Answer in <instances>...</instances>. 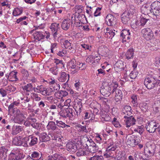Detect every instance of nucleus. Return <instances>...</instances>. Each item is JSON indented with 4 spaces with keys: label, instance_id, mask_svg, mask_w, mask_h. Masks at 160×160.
<instances>
[{
    "label": "nucleus",
    "instance_id": "nucleus-7",
    "mask_svg": "<svg viewBox=\"0 0 160 160\" xmlns=\"http://www.w3.org/2000/svg\"><path fill=\"white\" fill-rule=\"evenodd\" d=\"M156 146L154 144H151L148 146L144 148V153L145 155H148L149 156H153L155 152Z\"/></svg>",
    "mask_w": 160,
    "mask_h": 160
},
{
    "label": "nucleus",
    "instance_id": "nucleus-52",
    "mask_svg": "<svg viewBox=\"0 0 160 160\" xmlns=\"http://www.w3.org/2000/svg\"><path fill=\"white\" fill-rule=\"evenodd\" d=\"M91 56V59H94V62L96 61V62H98V61L101 59V57L98 54L96 55H92Z\"/></svg>",
    "mask_w": 160,
    "mask_h": 160
},
{
    "label": "nucleus",
    "instance_id": "nucleus-35",
    "mask_svg": "<svg viewBox=\"0 0 160 160\" xmlns=\"http://www.w3.org/2000/svg\"><path fill=\"white\" fill-rule=\"evenodd\" d=\"M115 66L117 68H118V71H121L123 69V64L122 61H118L116 63Z\"/></svg>",
    "mask_w": 160,
    "mask_h": 160
},
{
    "label": "nucleus",
    "instance_id": "nucleus-43",
    "mask_svg": "<svg viewBox=\"0 0 160 160\" xmlns=\"http://www.w3.org/2000/svg\"><path fill=\"white\" fill-rule=\"evenodd\" d=\"M8 151V149L4 148L0 151V157L5 158L7 156V153Z\"/></svg>",
    "mask_w": 160,
    "mask_h": 160
},
{
    "label": "nucleus",
    "instance_id": "nucleus-53",
    "mask_svg": "<svg viewBox=\"0 0 160 160\" xmlns=\"http://www.w3.org/2000/svg\"><path fill=\"white\" fill-rule=\"evenodd\" d=\"M77 69H79L82 68L81 69L82 70L85 69L86 68V66L85 63H80L78 62V63H77Z\"/></svg>",
    "mask_w": 160,
    "mask_h": 160
},
{
    "label": "nucleus",
    "instance_id": "nucleus-4",
    "mask_svg": "<svg viewBox=\"0 0 160 160\" xmlns=\"http://www.w3.org/2000/svg\"><path fill=\"white\" fill-rule=\"evenodd\" d=\"M152 7V11L153 16L155 17V19H157L159 17L160 14V2L156 1L152 2L151 4Z\"/></svg>",
    "mask_w": 160,
    "mask_h": 160
},
{
    "label": "nucleus",
    "instance_id": "nucleus-1",
    "mask_svg": "<svg viewBox=\"0 0 160 160\" xmlns=\"http://www.w3.org/2000/svg\"><path fill=\"white\" fill-rule=\"evenodd\" d=\"M118 87V85L116 82H113L110 84H108L107 86H102L100 88V92L103 96L108 97L111 93H113Z\"/></svg>",
    "mask_w": 160,
    "mask_h": 160
},
{
    "label": "nucleus",
    "instance_id": "nucleus-58",
    "mask_svg": "<svg viewBox=\"0 0 160 160\" xmlns=\"http://www.w3.org/2000/svg\"><path fill=\"white\" fill-rule=\"evenodd\" d=\"M56 53L59 56L63 57L66 54V52L65 50L63 49L58 52L56 51Z\"/></svg>",
    "mask_w": 160,
    "mask_h": 160
},
{
    "label": "nucleus",
    "instance_id": "nucleus-2",
    "mask_svg": "<svg viewBox=\"0 0 160 160\" xmlns=\"http://www.w3.org/2000/svg\"><path fill=\"white\" fill-rule=\"evenodd\" d=\"M144 83L148 89L157 88L160 86V80L153 77L146 78Z\"/></svg>",
    "mask_w": 160,
    "mask_h": 160
},
{
    "label": "nucleus",
    "instance_id": "nucleus-10",
    "mask_svg": "<svg viewBox=\"0 0 160 160\" xmlns=\"http://www.w3.org/2000/svg\"><path fill=\"white\" fill-rule=\"evenodd\" d=\"M125 5L126 8L124 12L133 17V14L135 12V7L129 2L128 3L126 2Z\"/></svg>",
    "mask_w": 160,
    "mask_h": 160
},
{
    "label": "nucleus",
    "instance_id": "nucleus-9",
    "mask_svg": "<svg viewBox=\"0 0 160 160\" xmlns=\"http://www.w3.org/2000/svg\"><path fill=\"white\" fill-rule=\"evenodd\" d=\"M124 118L127 127L129 128L131 126L135 124L136 120L132 115L129 116H124Z\"/></svg>",
    "mask_w": 160,
    "mask_h": 160
},
{
    "label": "nucleus",
    "instance_id": "nucleus-34",
    "mask_svg": "<svg viewBox=\"0 0 160 160\" xmlns=\"http://www.w3.org/2000/svg\"><path fill=\"white\" fill-rule=\"evenodd\" d=\"M74 109L75 111H78L81 112L82 111V103L80 101L78 102L76 104H75Z\"/></svg>",
    "mask_w": 160,
    "mask_h": 160
},
{
    "label": "nucleus",
    "instance_id": "nucleus-55",
    "mask_svg": "<svg viewBox=\"0 0 160 160\" xmlns=\"http://www.w3.org/2000/svg\"><path fill=\"white\" fill-rule=\"evenodd\" d=\"M119 1H122L125 3V5L126 4V2L128 3L129 2L127 0H111L110 1V4L111 5H112L113 4L116 3Z\"/></svg>",
    "mask_w": 160,
    "mask_h": 160
},
{
    "label": "nucleus",
    "instance_id": "nucleus-38",
    "mask_svg": "<svg viewBox=\"0 0 160 160\" xmlns=\"http://www.w3.org/2000/svg\"><path fill=\"white\" fill-rule=\"evenodd\" d=\"M148 107L147 104L145 102H142L140 104V108L143 112H146L148 109Z\"/></svg>",
    "mask_w": 160,
    "mask_h": 160
},
{
    "label": "nucleus",
    "instance_id": "nucleus-18",
    "mask_svg": "<svg viewBox=\"0 0 160 160\" xmlns=\"http://www.w3.org/2000/svg\"><path fill=\"white\" fill-rule=\"evenodd\" d=\"M134 50L132 48L128 49L125 54L126 59L128 60L131 59L133 58L134 54Z\"/></svg>",
    "mask_w": 160,
    "mask_h": 160
},
{
    "label": "nucleus",
    "instance_id": "nucleus-61",
    "mask_svg": "<svg viewBox=\"0 0 160 160\" xmlns=\"http://www.w3.org/2000/svg\"><path fill=\"white\" fill-rule=\"evenodd\" d=\"M35 28L33 29L31 31V33H32L33 32L34 30H38V29H42L44 28V25L43 24H41V25L37 26H34Z\"/></svg>",
    "mask_w": 160,
    "mask_h": 160
},
{
    "label": "nucleus",
    "instance_id": "nucleus-14",
    "mask_svg": "<svg viewBox=\"0 0 160 160\" xmlns=\"http://www.w3.org/2000/svg\"><path fill=\"white\" fill-rule=\"evenodd\" d=\"M130 35V31L128 29H123L121 31L120 37L122 38V43L126 42V37L127 36V39L128 40L130 39V37L129 36Z\"/></svg>",
    "mask_w": 160,
    "mask_h": 160
},
{
    "label": "nucleus",
    "instance_id": "nucleus-8",
    "mask_svg": "<svg viewBox=\"0 0 160 160\" xmlns=\"http://www.w3.org/2000/svg\"><path fill=\"white\" fill-rule=\"evenodd\" d=\"M105 20L106 23L108 26H113L116 23V17L112 14H108L106 16Z\"/></svg>",
    "mask_w": 160,
    "mask_h": 160
},
{
    "label": "nucleus",
    "instance_id": "nucleus-29",
    "mask_svg": "<svg viewBox=\"0 0 160 160\" xmlns=\"http://www.w3.org/2000/svg\"><path fill=\"white\" fill-rule=\"evenodd\" d=\"M136 136L132 135L129 137L127 141V142L128 145L134 147L135 146V138H136Z\"/></svg>",
    "mask_w": 160,
    "mask_h": 160
},
{
    "label": "nucleus",
    "instance_id": "nucleus-3",
    "mask_svg": "<svg viewBox=\"0 0 160 160\" xmlns=\"http://www.w3.org/2000/svg\"><path fill=\"white\" fill-rule=\"evenodd\" d=\"M25 156L22 152L19 150H17L10 153L8 156V160H21L24 158Z\"/></svg>",
    "mask_w": 160,
    "mask_h": 160
},
{
    "label": "nucleus",
    "instance_id": "nucleus-25",
    "mask_svg": "<svg viewBox=\"0 0 160 160\" xmlns=\"http://www.w3.org/2000/svg\"><path fill=\"white\" fill-rule=\"evenodd\" d=\"M40 140L42 142H46L49 141L50 138L46 133H42L40 135Z\"/></svg>",
    "mask_w": 160,
    "mask_h": 160
},
{
    "label": "nucleus",
    "instance_id": "nucleus-20",
    "mask_svg": "<svg viewBox=\"0 0 160 160\" xmlns=\"http://www.w3.org/2000/svg\"><path fill=\"white\" fill-rule=\"evenodd\" d=\"M70 25V19H65L62 22L61 27L63 30L65 31L68 30Z\"/></svg>",
    "mask_w": 160,
    "mask_h": 160
},
{
    "label": "nucleus",
    "instance_id": "nucleus-31",
    "mask_svg": "<svg viewBox=\"0 0 160 160\" xmlns=\"http://www.w3.org/2000/svg\"><path fill=\"white\" fill-rule=\"evenodd\" d=\"M23 10L22 8H17L13 10L12 15L13 16H17L21 14Z\"/></svg>",
    "mask_w": 160,
    "mask_h": 160
},
{
    "label": "nucleus",
    "instance_id": "nucleus-12",
    "mask_svg": "<svg viewBox=\"0 0 160 160\" xmlns=\"http://www.w3.org/2000/svg\"><path fill=\"white\" fill-rule=\"evenodd\" d=\"M28 158L33 160H43V158L40 152L34 151L32 152L31 156L29 155Z\"/></svg>",
    "mask_w": 160,
    "mask_h": 160
},
{
    "label": "nucleus",
    "instance_id": "nucleus-37",
    "mask_svg": "<svg viewBox=\"0 0 160 160\" xmlns=\"http://www.w3.org/2000/svg\"><path fill=\"white\" fill-rule=\"evenodd\" d=\"M140 23L139 21L136 20L135 22L132 23L131 25V27L135 30L137 31L139 29V27L140 26Z\"/></svg>",
    "mask_w": 160,
    "mask_h": 160
},
{
    "label": "nucleus",
    "instance_id": "nucleus-6",
    "mask_svg": "<svg viewBox=\"0 0 160 160\" xmlns=\"http://www.w3.org/2000/svg\"><path fill=\"white\" fill-rule=\"evenodd\" d=\"M141 33L144 38L147 41L151 39L154 36L152 31L149 28H144L142 29Z\"/></svg>",
    "mask_w": 160,
    "mask_h": 160
},
{
    "label": "nucleus",
    "instance_id": "nucleus-16",
    "mask_svg": "<svg viewBox=\"0 0 160 160\" xmlns=\"http://www.w3.org/2000/svg\"><path fill=\"white\" fill-rule=\"evenodd\" d=\"M67 150L71 152H75L77 149L78 147L76 144L72 142H69L66 144Z\"/></svg>",
    "mask_w": 160,
    "mask_h": 160
},
{
    "label": "nucleus",
    "instance_id": "nucleus-64",
    "mask_svg": "<svg viewBox=\"0 0 160 160\" xmlns=\"http://www.w3.org/2000/svg\"><path fill=\"white\" fill-rule=\"evenodd\" d=\"M143 156V155L142 154L137 155L135 157V159L136 160H142L144 159Z\"/></svg>",
    "mask_w": 160,
    "mask_h": 160
},
{
    "label": "nucleus",
    "instance_id": "nucleus-15",
    "mask_svg": "<svg viewBox=\"0 0 160 160\" xmlns=\"http://www.w3.org/2000/svg\"><path fill=\"white\" fill-rule=\"evenodd\" d=\"M132 18V16L124 12L121 16L122 22L124 24H128V22Z\"/></svg>",
    "mask_w": 160,
    "mask_h": 160
},
{
    "label": "nucleus",
    "instance_id": "nucleus-59",
    "mask_svg": "<svg viewBox=\"0 0 160 160\" xmlns=\"http://www.w3.org/2000/svg\"><path fill=\"white\" fill-rule=\"evenodd\" d=\"M52 87L53 89V92H54L55 91H58L60 88V85L57 83H55L54 85H53Z\"/></svg>",
    "mask_w": 160,
    "mask_h": 160
},
{
    "label": "nucleus",
    "instance_id": "nucleus-32",
    "mask_svg": "<svg viewBox=\"0 0 160 160\" xmlns=\"http://www.w3.org/2000/svg\"><path fill=\"white\" fill-rule=\"evenodd\" d=\"M150 22L149 19H147L143 17L140 18V25L141 27H144L146 24H147V23Z\"/></svg>",
    "mask_w": 160,
    "mask_h": 160
},
{
    "label": "nucleus",
    "instance_id": "nucleus-42",
    "mask_svg": "<svg viewBox=\"0 0 160 160\" xmlns=\"http://www.w3.org/2000/svg\"><path fill=\"white\" fill-rule=\"evenodd\" d=\"M59 24H57L56 23H52L50 27V28L51 30L52 33H53L55 31L58 30V27Z\"/></svg>",
    "mask_w": 160,
    "mask_h": 160
},
{
    "label": "nucleus",
    "instance_id": "nucleus-54",
    "mask_svg": "<svg viewBox=\"0 0 160 160\" xmlns=\"http://www.w3.org/2000/svg\"><path fill=\"white\" fill-rule=\"evenodd\" d=\"M64 90H60L58 92L60 97H66L68 94V92L65 90V88H64Z\"/></svg>",
    "mask_w": 160,
    "mask_h": 160
},
{
    "label": "nucleus",
    "instance_id": "nucleus-23",
    "mask_svg": "<svg viewBox=\"0 0 160 160\" xmlns=\"http://www.w3.org/2000/svg\"><path fill=\"white\" fill-rule=\"evenodd\" d=\"M34 38L40 41L41 39L44 38L45 36L43 35L42 32L40 31H35L34 33Z\"/></svg>",
    "mask_w": 160,
    "mask_h": 160
},
{
    "label": "nucleus",
    "instance_id": "nucleus-5",
    "mask_svg": "<svg viewBox=\"0 0 160 160\" xmlns=\"http://www.w3.org/2000/svg\"><path fill=\"white\" fill-rule=\"evenodd\" d=\"M158 125V123H156L155 121L151 120L146 124L145 128L147 131L149 133H153L156 131Z\"/></svg>",
    "mask_w": 160,
    "mask_h": 160
},
{
    "label": "nucleus",
    "instance_id": "nucleus-63",
    "mask_svg": "<svg viewBox=\"0 0 160 160\" xmlns=\"http://www.w3.org/2000/svg\"><path fill=\"white\" fill-rule=\"evenodd\" d=\"M63 45L65 48H68L71 46V43L68 40H65L63 42Z\"/></svg>",
    "mask_w": 160,
    "mask_h": 160
},
{
    "label": "nucleus",
    "instance_id": "nucleus-57",
    "mask_svg": "<svg viewBox=\"0 0 160 160\" xmlns=\"http://www.w3.org/2000/svg\"><path fill=\"white\" fill-rule=\"evenodd\" d=\"M101 8H98L96 9H95V11L94 13V16L97 17L100 16L101 14Z\"/></svg>",
    "mask_w": 160,
    "mask_h": 160
},
{
    "label": "nucleus",
    "instance_id": "nucleus-13",
    "mask_svg": "<svg viewBox=\"0 0 160 160\" xmlns=\"http://www.w3.org/2000/svg\"><path fill=\"white\" fill-rule=\"evenodd\" d=\"M69 76L68 74H67L65 72H62L60 76L58 78V80L59 81L61 82H65L66 81V82L64 83V85L65 87L64 88H66L67 87H68V84H67V82L68 81L69 78Z\"/></svg>",
    "mask_w": 160,
    "mask_h": 160
},
{
    "label": "nucleus",
    "instance_id": "nucleus-48",
    "mask_svg": "<svg viewBox=\"0 0 160 160\" xmlns=\"http://www.w3.org/2000/svg\"><path fill=\"white\" fill-rule=\"evenodd\" d=\"M69 106H68V107ZM65 112H67V114H68V118H70L72 117L73 116L72 114V108H67L65 110Z\"/></svg>",
    "mask_w": 160,
    "mask_h": 160
},
{
    "label": "nucleus",
    "instance_id": "nucleus-11",
    "mask_svg": "<svg viewBox=\"0 0 160 160\" xmlns=\"http://www.w3.org/2000/svg\"><path fill=\"white\" fill-rule=\"evenodd\" d=\"M152 7L151 5H149L148 4L145 6H143L141 8L142 12L144 14H147L148 16H153L152 11Z\"/></svg>",
    "mask_w": 160,
    "mask_h": 160
},
{
    "label": "nucleus",
    "instance_id": "nucleus-45",
    "mask_svg": "<svg viewBox=\"0 0 160 160\" xmlns=\"http://www.w3.org/2000/svg\"><path fill=\"white\" fill-rule=\"evenodd\" d=\"M101 119L102 121H108L110 120V117L108 115L103 114L101 115Z\"/></svg>",
    "mask_w": 160,
    "mask_h": 160
},
{
    "label": "nucleus",
    "instance_id": "nucleus-28",
    "mask_svg": "<svg viewBox=\"0 0 160 160\" xmlns=\"http://www.w3.org/2000/svg\"><path fill=\"white\" fill-rule=\"evenodd\" d=\"M25 118V117L23 114L16 116L14 118V120L16 122L21 124L22 123Z\"/></svg>",
    "mask_w": 160,
    "mask_h": 160
},
{
    "label": "nucleus",
    "instance_id": "nucleus-62",
    "mask_svg": "<svg viewBox=\"0 0 160 160\" xmlns=\"http://www.w3.org/2000/svg\"><path fill=\"white\" fill-rule=\"evenodd\" d=\"M40 125V123L38 122H35L34 123H31V126L34 128L38 129L39 128Z\"/></svg>",
    "mask_w": 160,
    "mask_h": 160
},
{
    "label": "nucleus",
    "instance_id": "nucleus-21",
    "mask_svg": "<svg viewBox=\"0 0 160 160\" xmlns=\"http://www.w3.org/2000/svg\"><path fill=\"white\" fill-rule=\"evenodd\" d=\"M17 73L18 72L16 71H12L11 72L8 76V78H9V80L11 81H16L18 80V79L17 76Z\"/></svg>",
    "mask_w": 160,
    "mask_h": 160
},
{
    "label": "nucleus",
    "instance_id": "nucleus-22",
    "mask_svg": "<svg viewBox=\"0 0 160 160\" xmlns=\"http://www.w3.org/2000/svg\"><path fill=\"white\" fill-rule=\"evenodd\" d=\"M22 130V126L14 125L12 128V134L13 135H16L20 133Z\"/></svg>",
    "mask_w": 160,
    "mask_h": 160
},
{
    "label": "nucleus",
    "instance_id": "nucleus-27",
    "mask_svg": "<svg viewBox=\"0 0 160 160\" xmlns=\"http://www.w3.org/2000/svg\"><path fill=\"white\" fill-rule=\"evenodd\" d=\"M112 144L111 143L110 145H108L107 148L106 150L107 152L106 154L109 156V157L112 156V155L111 154V151H112L113 152H115V151L116 149V148L113 146L111 147L112 145L113 144V142H112Z\"/></svg>",
    "mask_w": 160,
    "mask_h": 160
},
{
    "label": "nucleus",
    "instance_id": "nucleus-60",
    "mask_svg": "<svg viewBox=\"0 0 160 160\" xmlns=\"http://www.w3.org/2000/svg\"><path fill=\"white\" fill-rule=\"evenodd\" d=\"M46 91L48 96L51 95L53 92V88L50 87L47 88Z\"/></svg>",
    "mask_w": 160,
    "mask_h": 160
},
{
    "label": "nucleus",
    "instance_id": "nucleus-51",
    "mask_svg": "<svg viewBox=\"0 0 160 160\" xmlns=\"http://www.w3.org/2000/svg\"><path fill=\"white\" fill-rule=\"evenodd\" d=\"M21 72L24 78L26 79H27L29 76L28 71L25 69H22L21 70Z\"/></svg>",
    "mask_w": 160,
    "mask_h": 160
},
{
    "label": "nucleus",
    "instance_id": "nucleus-39",
    "mask_svg": "<svg viewBox=\"0 0 160 160\" xmlns=\"http://www.w3.org/2000/svg\"><path fill=\"white\" fill-rule=\"evenodd\" d=\"M144 131V127L142 125L138 126L134 130V132H137L140 135H141L142 133Z\"/></svg>",
    "mask_w": 160,
    "mask_h": 160
},
{
    "label": "nucleus",
    "instance_id": "nucleus-30",
    "mask_svg": "<svg viewBox=\"0 0 160 160\" xmlns=\"http://www.w3.org/2000/svg\"><path fill=\"white\" fill-rule=\"evenodd\" d=\"M12 143L13 144L18 146H22V139L20 138L15 137L13 138L12 141Z\"/></svg>",
    "mask_w": 160,
    "mask_h": 160
},
{
    "label": "nucleus",
    "instance_id": "nucleus-26",
    "mask_svg": "<svg viewBox=\"0 0 160 160\" xmlns=\"http://www.w3.org/2000/svg\"><path fill=\"white\" fill-rule=\"evenodd\" d=\"M131 108L129 106H125L122 110L123 113L127 116L132 115V112Z\"/></svg>",
    "mask_w": 160,
    "mask_h": 160
},
{
    "label": "nucleus",
    "instance_id": "nucleus-33",
    "mask_svg": "<svg viewBox=\"0 0 160 160\" xmlns=\"http://www.w3.org/2000/svg\"><path fill=\"white\" fill-rule=\"evenodd\" d=\"M22 88L24 91L27 92L32 91L33 90V87L31 83H28L22 87Z\"/></svg>",
    "mask_w": 160,
    "mask_h": 160
},
{
    "label": "nucleus",
    "instance_id": "nucleus-47",
    "mask_svg": "<svg viewBox=\"0 0 160 160\" xmlns=\"http://www.w3.org/2000/svg\"><path fill=\"white\" fill-rule=\"evenodd\" d=\"M104 34H103L104 37H106V36L105 35H106L108 33L110 36H109L108 38L109 39H112V38L114 37V36L115 35V33L113 32V31L112 30H110L109 32H104Z\"/></svg>",
    "mask_w": 160,
    "mask_h": 160
},
{
    "label": "nucleus",
    "instance_id": "nucleus-24",
    "mask_svg": "<svg viewBox=\"0 0 160 160\" xmlns=\"http://www.w3.org/2000/svg\"><path fill=\"white\" fill-rule=\"evenodd\" d=\"M57 127L58 126L59 127L64 128H67L66 129L67 131H69L70 130V126L65 124V123L62 121H58V120L56 121Z\"/></svg>",
    "mask_w": 160,
    "mask_h": 160
},
{
    "label": "nucleus",
    "instance_id": "nucleus-40",
    "mask_svg": "<svg viewBox=\"0 0 160 160\" xmlns=\"http://www.w3.org/2000/svg\"><path fill=\"white\" fill-rule=\"evenodd\" d=\"M114 153V154L112 155V156L111 157L114 158L115 160H117L118 158L119 157H120L123 154L122 152L118 150H117Z\"/></svg>",
    "mask_w": 160,
    "mask_h": 160
},
{
    "label": "nucleus",
    "instance_id": "nucleus-56",
    "mask_svg": "<svg viewBox=\"0 0 160 160\" xmlns=\"http://www.w3.org/2000/svg\"><path fill=\"white\" fill-rule=\"evenodd\" d=\"M138 72L135 71H132L129 74V76L132 79H135L138 75Z\"/></svg>",
    "mask_w": 160,
    "mask_h": 160
},
{
    "label": "nucleus",
    "instance_id": "nucleus-19",
    "mask_svg": "<svg viewBox=\"0 0 160 160\" xmlns=\"http://www.w3.org/2000/svg\"><path fill=\"white\" fill-rule=\"evenodd\" d=\"M47 128L48 130H52V131L59 130L58 128L57 127L55 122L52 121L49 122Z\"/></svg>",
    "mask_w": 160,
    "mask_h": 160
},
{
    "label": "nucleus",
    "instance_id": "nucleus-17",
    "mask_svg": "<svg viewBox=\"0 0 160 160\" xmlns=\"http://www.w3.org/2000/svg\"><path fill=\"white\" fill-rule=\"evenodd\" d=\"M117 88L116 89L114 92L116 94L115 97V100L118 103H119L121 102V101L122 99V92L121 90L117 89Z\"/></svg>",
    "mask_w": 160,
    "mask_h": 160
},
{
    "label": "nucleus",
    "instance_id": "nucleus-46",
    "mask_svg": "<svg viewBox=\"0 0 160 160\" xmlns=\"http://www.w3.org/2000/svg\"><path fill=\"white\" fill-rule=\"evenodd\" d=\"M89 160H104V158L102 156L95 155L90 158Z\"/></svg>",
    "mask_w": 160,
    "mask_h": 160
},
{
    "label": "nucleus",
    "instance_id": "nucleus-36",
    "mask_svg": "<svg viewBox=\"0 0 160 160\" xmlns=\"http://www.w3.org/2000/svg\"><path fill=\"white\" fill-rule=\"evenodd\" d=\"M30 139L31 140L30 142L29 143V145L31 147L33 146L38 142V138L35 136H32L31 135Z\"/></svg>",
    "mask_w": 160,
    "mask_h": 160
},
{
    "label": "nucleus",
    "instance_id": "nucleus-49",
    "mask_svg": "<svg viewBox=\"0 0 160 160\" xmlns=\"http://www.w3.org/2000/svg\"><path fill=\"white\" fill-rule=\"evenodd\" d=\"M77 127L79 128V131L80 132H87L88 131L86 128V126H82L81 125H78Z\"/></svg>",
    "mask_w": 160,
    "mask_h": 160
},
{
    "label": "nucleus",
    "instance_id": "nucleus-44",
    "mask_svg": "<svg viewBox=\"0 0 160 160\" xmlns=\"http://www.w3.org/2000/svg\"><path fill=\"white\" fill-rule=\"evenodd\" d=\"M98 149V146L96 145L95 146H94V147H89V149H88V150L90 152L92 153H94L97 152Z\"/></svg>",
    "mask_w": 160,
    "mask_h": 160
},
{
    "label": "nucleus",
    "instance_id": "nucleus-41",
    "mask_svg": "<svg viewBox=\"0 0 160 160\" xmlns=\"http://www.w3.org/2000/svg\"><path fill=\"white\" fill-rule=\"evenodd\" d=\"M68 65L69 68H71L72 69L77 68L76 62L75 59L72 60L70 61L68 63Z\"/></svg>",
    "mask_w": 160,
    "mask_h": 160
},
{
    "label": "nucleus",
    "instance_id": "nucleus-50",
    "mask_svg": "<svg viewBox=\"0 0 160 160\" xmlns=\"http://www.w3.org/2000/svg\"><path fill=\"white\" fill-rule=\"evenodd\" d=\"M132 99V102L133 104L134 107H137L138 105L137 98L136 95H133L131 97Z\"/></svg>",
    "mask_w": 160,
    "mask_h": 160
}]
</instances>
